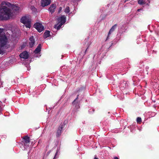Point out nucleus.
<instances>
[{
  "label": "nucleus",
  "instance_id": "f8f14e48",
  "mask_svg": "<svg viewBox=\"0 0 159 159\" xmlns=\"http://www.w3.org/2000/svg\"><path fill=\"white\" fill-rule=\"evenodd\" d=\"M23 139L24 144H27L30 142V138L27 135L24 136Z\"/></svg>",
  "mask_w": 159,
  "mask_h": 159
},
{
  "label": "nucleus",
  "instance_id": "4468645a",
  "mask_svg": "<svg viewBox=\"0 0 159 159\" xmlns=\"http://www.w3.org/2000/svg\"><path fill=\"white\" fill-rule=\"evenodd\" d=\"M66 21V18L64 16H61L60 18V23L63 24Z\"/></svg>",
  "mask_w": 159,
  "mask_h": 159
},
{
  "label": "nucleus",
  "instance_id": "39448f33",
  "mask_svg": "<svg viewBox=\"0 0 159 159\" xmlns=\"http://www.w3.org/2000/svg\"><path fill=\"white\" fill-rule=\"evenodd\" d=\"M65 125V124L63 123L62 124H61L59 126L57 130V132L56 133V136L57 137H59L60 136L61 134V131L63 128L64 127Z\"/></svg>",
  "mask_w": 159,
  "mask_h": 159
},
{
  "label": "nucleus",
  "instance_id": "bb28decb",
  "mask_svg": "<svg viewBox=\"0 0 159 159\" xmlns=\"http://www.w3.org/2000/svg\"><path fill=\"white\" fill-rule=\"evenodd\" d=\"M141 10V9H138L137 10V11H139Z\"/></svg>",
  "mask_w": 159,
  "mask_h": 159
},
{
  "label": "nucleus",
  "instance_id": "4be33fe9",
  "mask_svg": "<svg viewBox=\"0 0 159 159\" xmlns=\"http://www.w3.org/2000/svg\"><path fill=\"white\" fill-rule=\"evenodd\" d=\"M114 159H119V158L117 157H114Z\"/></svg>",
  "mask_w": 159,
  "mask_h": 159
},
{
  "label": "nucleus",
  "instance_id": "5701e85b",
  "mask_svg": "<svg viewBox=\"0 0 159 159\" xmlns=\"http://www.w3.org/2000/svg\"><path fill=\"white\" fill-rule=\"evenodd\" d=\"M50 151H49L47 153V155H48L50 154Z\"/></svg>",
  "mask_w": 159,
  "mask_h": 159
},
{
  "label": "nucleus",
  "instance_id": "f257e3e1",
  "mask_svg": "<svg viewBox=\"0 0 159 159\" xmlns=\"http://www.w3.org/2000/svg\"><path fill=\"white\" fill-rule=\"evenodd\" d=\"M1 4L2 6L0 8V13L2 14L5 17V20H7L11 16V9L4 5L10 7L11 4L8 2H3Z\"/></svg>",
  "mask_w": 159,
  "mask_h": 159
},
{
  "label": "nucleus",
  "instance_id": "6e6552de",
  "mask_svg": "<svg viewBox=\"0 0 159 159\" xmlns=\"http://www.w3.org/2000/svg\"><path fill=\"white\" fill-rule=\"evenodd\" d=\"M56 8V4H52L48 8V11L51 14L53 13L55 11Z\"/></svg>",
  "mask_w": 159,
  "mask_h": 159
},
{
  "label": "nucleus",
  "instance_id": "393cba45",
  "mask_svg": "<svg viewBox=\"0 0 159 159\" xmlns=\"http://www.w3.org/2000/svg\"><path fill=\"white\" fill-rule=\"evenodd\" d=\"M61 9H62V8L60 7L59 8V11H60L61 10Z\"/></svg>",
  "mask_w": 159,
  "mask_h": 159
},
{
  "label": "nucleus",
  "instance_id": "f03ea898",
  "mask_svg": "<svg viewBox=\"0 0 159 159\" xmlns=\"http://www.w3.org/2000/svg\"><path fill=\"white\" fill-rule=\"evenodd\" d=\"M3 29L0 28V54H2L3 51L2 48L6 45L8 39L4 33H3Z\"/></svg>",
  "mask_w": 159,
  "mask_h": 159
},
{
  "label": "nucleus",
  "instance_id": "dca6fc26",
  "mask_svg": "<svg viewBox=\"0 0 159 159\" xmlns=\"http://www.w3.org/2000/svg\"><path fill=\"white\" fill-rule=\"evenodd\" d=\"M20 7H18L16 6H14L12 8V9L13 11L17 13L19 12V10Z\"/></svg>",
  "mask_w": 159,
  "mask_h": 159
},
{
  "label": "nucleus",
  "instance_id": "0eeeda50",
  "mask_svg": "<svg viewBox=\"0 0 159 159\" xmlns=\"http://www.w3.org/2000/svg\"><path fill=\"white\" fill-rule=\"evenodd\" d=\"M29 47L30 48H32L33 47L35 42V39L33 36H32L30 37L29 38Z\"/></svg>",
  "mask_w": 159,
  "mask_h": 159
},
{
  "label": "nucleus",
  "instance_id": "b1692460",
  "mask_svg": "<svg viewBox=\"0 0 159 159\" xmlns=\"http://www.w3.org/2000/svg\"><path fill=\"white\" fill-rule=\"evenodd\" d=\"M57 158V156L55 155L53 159H56Z\"/></svg>",
  "mask_w": 159,
  "mask_h": 159
},
{
  "label": "nucleus",
  "instance_id": "20e7f679",
  "mask_svg": "<svg viewBox=\"0 0 159 159\" xmlns=\"http://www.w3.org/2000/svg\"><path fill=\"white\" fill-rule=\"evenodd\" d=\"M34 27L39 32H41L44 30V27L42 25L39 23H37L34 25Z\"/></svg>",
  "mask_w": 159,
  "mask_h": 159
},
{
  "label": "nucleus",
  "instance_id": "2eb2a0df",
  "mask_svg": "<svg viewBox=\"0 0 159 159\" xmlns=\"http://www.w3.org/2000/svg\"><path fill=\"white\" fill-rule=\"evenodd\" d=\"M50 31L49 30H46L44 33V38L45 39L49 37L50 35Z\"/></svg>",
  "mask_w": 159,
  "mask_h": 159
},
{
  "label": "nucleus",
  "instance_id": "ddd939ff",
  "mask_svg": "<svg viewBox=\"0 0 159 159\" xmlns=\"http://www.w3.org/2000/svg\"><path fill=\"white\" fill-rule=\"evenodd\" d=\"M41 44H39L37 47V48H36L35 50L34 51V53L35 54H37L39 52L41 51Z\"/></svg>",
  "mask_w": 159,
  "mask_h": 159
},
{
  "label": "nucleus",
  "instance_id": "aec40b11",
  "mask_svg": "<svg viewBox=\"0 0 159 159\" xmlns=\"http://www.w3.org/2000/svg\"><path fill=\"white\" fill-rule=\"evenodd\" d=\"M142 121V119L141 118L139 117H138L137 118V122L138 123H139L141 122Z\"/></svg>",
  "mask_w": 159,
  "mask_h": 159
},
{
  "label": "nucleus",
  "instance_id": "a211bd4d",
  "mask_svg": "<svg viewBox=\"0 0 159 159\" xmlns=\"http://www.w3.org/2000/svg\"><path fill=\"white\" fill-rule=\"evenodd\" d=\"M65 11L67 13H68L70 12V8L69 7H67L65 9Z\"/></svg>",
  "mask_w": 159,
  "mask_h": 159
},
{
  "label": "nucleus",
  "instance_id": "1a4fd4ad",
  "mask_svg": "<svg viewBox=\"0 0 159 159\" xmlns=\"http://www.w3.org/2000/svg\"><path fill=\"white\" fill-rule=\"evenodd\" d=\"M20 57L24 59H27L29 57V55L28 52L26 51H24L19 55Z\"/></svg>",
  "mask_w": 159,
  "mask_h": 159
},
{
  "label": "nucleus",
  "instance_id": "cd10ccee",
  "mask_svg": "<svg viewBox=\"0 0 159 159\" xmlns=\"http://www.w3.org/2000/svg\"><path fill=\"white\" fill-rule=\"evenodd\" d=\"M94 159H98V158H97V157H95L94 158Z\"/></svg>",
  "mask_w": 159,
  "mask_h": 159
},
{
  "label": "nucleus",
  "instance_id": "412c9836",
  "mask_svg": "<svg viewBox=\"0 0 159 159\" xmlns=\"http://www.w3.org/2000/svg\"><path fill=\"white\" fill-rule=\"evenodd\" d=\"M63 25L62 24L60 23L59 25L57 27V29L58 30H59L60 28L61 27V26Z\"/></svg>",
  "mask_w": 159,
  "mask_h": 159
},
{
  "label": "nucleus",
  "instance_id": "9d476101",
  "mask_svg": "<svg viewBox=\"0 0 159 159\" xmlns=\"http://www.w3.org/2000/svg\"><path fill=\"white\" fill-rule=\"evenodd\" d=\"M79 95H78L77 98L74 100L72 103V104L73 106H75V107L77 109L80 108V107L78 104V102L76 100L78 98Z\"/></svg>",
  "mask_w": 159,
  "mask_h": 159
},
{
  "label": "nucleus",
  "instance_id": "423d86ee",
  "mask_svg": "<svg viewBox=\"0 0 159 159\" xmlns=\"http://www.w3.org/2000/svg\"><path fill=\"white\" fill-rule=\"evenodd\" d=\"M51 3V0H41V6L44 7L50 4Z\"/></svg>",
  "mask_w": 159,
  "mask_h": 159
},
{
  "label": "nucleus",
  "instance_id": "6ab92c4d",
  "mask_svg": "<svg viewBox=\"0 0 159 159\" xmlns=\"http://www.w3.org/2000/svg\"><path fill=\"white\" fill-rule=\"evenodd\" d=\"M89 46L87 48H86V49L85 50V51H84V53L83 54V53H82V51H83V49L80 52V54H83V56H84L86 53V52H87V49L88 48H89Z\"/></svg>",
  "mask_w": 159,
  "mask_h": 159
},
{
  "label": "nucleus",
  "instance_id": "9b49d317",
  "mask_svg": "<svg viewBox=\"0 0 159 159\" xmlns=\"http://www.w3.org/2000/svg\"><path fill=\"white\" fill-rule=\"evenodd\" d=\"M117 25L116 24L114 25L113 26L111 29H110L109 33H108V36L107 38V39L106 40H107L109 39L108 38L110 34H111V33L113 32L115 30V29L117 27Z\"/></svg>",
  "mask_w": 159,
  "mask_h": 159
},
{
  "label": "nucleus",
  "instance_id": "7ed1b4c3",
  "mask_svg": "<svg viewBox=\"0 0 159 159\" xmlns=\"http://www.w3.org/2000/svg\"><path fill=\"white\" fill-rule=\"evenodd\" d=\"M20 21L25 25L26 28H30V21L28 17L26 16L22 17L20 19Z\"/></svg>",
  "mask_w": 159,
  "mask_h": 159
},
{
  "label": "nucleus",
  "instance_id": "a878e982",
  "mask_svg": "<svg viewBox=\"0 0 159 159\" xmlns=\"http://www.w3.org/2000/svg\"><path fill=\"white\" fill-rule=\"evenodd\" d=\"M57 153H58V151H57L55 153V155L57 156Z\"/></svg>",
  "mask_w": 159,
  "mask_h": 159
},
{
  "label": "nucleus",
  "instance_id": "f3484780",
  "mask_svg": "<svg viewBox=\"0 0 159 159\" xmlns=\"http://www.w3.org/2000/svg\"><path fill=\"white\" fill-rule=\"evenodd\" d=\"M146 2L144 0H138V3L140 5H143V4H145Z\"/></svg>",
  "mask_w": 159,
  "mask_h": 159
}]
</instances>
